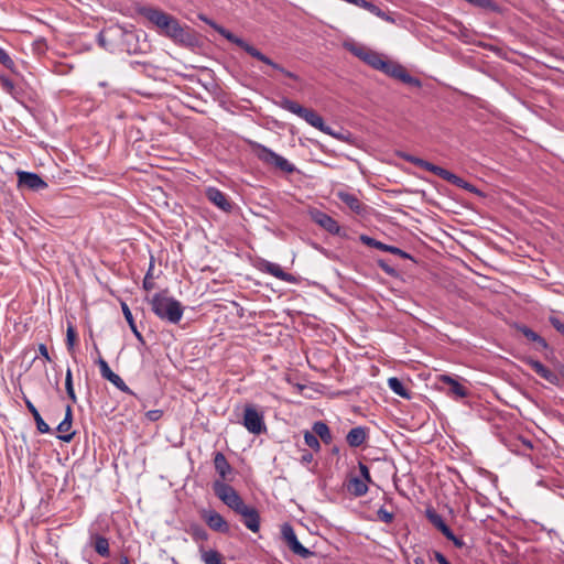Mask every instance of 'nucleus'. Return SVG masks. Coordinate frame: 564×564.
<instances>
[{"label": "nucleus", "instance_id": "obj_49", "mask_svg": "<svg viewBox=\"0 0 564 564\" xmlns=\"http://www.w3.org/2000/svg\"><path fill=\"white\" fill-rule=\"evenodd\" d=\"M433 556L438 564H451L449 561L438 551H434Z\"/></svg>", "mask_w": 564, "mask_h": 564}, {"label": "nucleus", "instance_id": "obj_55", "mask_svg": "<svg viewBox=\"0 0 564 564\" xmlns=\"http://www.w3.org/2000/svg\"><path fill=\"white\" fill-rule=\"evenodd\" d=\"M521 442V445L524 447V449H532L533 448V445H532V442L527 440V438H520L519 440Z\"/></svg>", "mask_w": 564, "mask_h": 564}, {"label": "nucleus", "instance_id": "obj_20", "mask_svg": "<svg viewBox=\"0 0 564 564\" xmlns=\"http://www.w3.org/2000/svg\"><path fill=\"white\" fill-rule=\"evenodd\" d=\"M529 365L531 369L540 377H542L543 379H545L546 381L554 386H560V376L554 371L550 370L547 367H545L541 361L530 360Z\"/></svg>", "mask_w": 564, "mask_h": 564}, {"label": "nucleus", "instance_id": "obj_47", "mask_svg": "<svg viewBox=\"0 0 564 564\" xmlns=\"http://www.w3.org/2000/svg\"><path fill=\"white\" fill-rule=\"evenodd\" d=\"M152 269H153V263L151 262L149 271H148V273H147V275H145V278L143 280V288L145 290H151L154 286V283L151 281V271H152Z\"/></svg>", "mask_w": 564, "mask_h": 564}, {"label": "nucleus", "instance_id": "obj_27", "mask_svg": "<svg viewBox=\"0 0 564 564\" xmlns=\"http://www.w3.org/2000/svg\"><path fill=\"white\" fill-rule=\"evenodd\" d=\"M441 381L449 387V393L456 398L463 399L467 397V389L460 384L457 380L449 376H442Z\"/></svg>", "mask_w": 564, "mask_h": 564}, {"label": "nucleus", "instance_id": "obj_5", "mask_svg": "<svg viewBox=\"0 0 564 564\" xmlns=\"http://www.w3.org/2000/svg\"><path fill=\"white\" fill-rule=\"evenodd\" d=\"M408 162L412 163L413 165L423 169L425 171H429L438 177H441L444 181H447L448 183L468 191L469 193H478V189L464 178L457 176L456 174L452 173L451 171L441 167L438 165H435L429 161H425L423 159L413 156V155H404L403 156Z\"/></svg>", "mask_w": 564, "mask_h": 564}, {"label": "nucleus", "instance_id": "obj_54", "mask_svg": "<svg viewBox=\"0 0 564 564\" xmlns=\"http://www.w3.org/2000/svg\"><path fill=\"white\" fill-rule=\"evenodd\" d=\"M198 18L199 20H202L203 22L207 23L208 25H210L213 29H214V25H218L216 22H214L213 20H210L209 18H207L205 14H198Z\"/></svg>", "mask_w": 564, "mask_h": 564}, {"label": "nucleus", "instance_id": "obj_4", "mask_svg": "<svg viewBox=\"0 0 564 564\" xmlns=\"http://www.w3.org/2000/svg\"><path fill=\"white\" fill-rule=\"evenodd\" d=\"M214 30L216 32H218L221 36H224L226 40H228L229 42H231V43L236 44L237 46H239L240 48H242L250 56L257 58L258 61H260V62H262L264 64H267L268 66L272 67L273 69L279 70L280 73H282L283 75H285L286 77H289L291 79H294V80L299 79L297 75H295L294 73H292L290 70H286L281 65L274 63L271 58L265 56L258 48H256L254 46H252L251 44L246 42L243 39L235 35L232 32L228 31L224 26H221V25H214Z\"/></svg>", "mask_w": 564, "mask_h": 564}, {"label": "nucleus", "instance_id": "obj_30", "mask_svg": "<svg viewBox=\"0 0 564 564\" xmlns=\"http://www.w3.org/2000/svg\"><path fill=\"white\" fill-rule=\"evenodd\" d=\"M388 387L399 397L404 399H411V393L405 389L404 384L397 377L388 379Z\"/></svg>", "mask_w": 564, "mask_h": 564}, {"label": "nucleus", "instance_id": "obj_15", "mask_svg": "<svg viewBox=\"0 0 564 564\" xmlns=\"http://www.w3.org/2000/svg\"><path fill=\"white\" fill-rule=\"evenodd\" d=\"M360 241L368 247H372V248L399 256L400 258L410 259V260L414 261L413 257L410 253L405 252L404 250H402L398 247H394V246L386 245V243H383L379 240H376L375 238L369 237L367 235H361Z\"/></svg>", "mask_w": 564, "mask_h": 564}, {"label": "nucleus", "instance_id": "obj_39", "mask_svg": "<svg viewBox=\"0 0 564 564\" xmlns=\"http://www.w3.org/2000/svg\"><path fill=\"white\" fill-rule=\"evenodd\" d=\"M76 338H77V334H76L75 328L72 325H68L67 332H66V345H67V349L69 351H72L74 349Z\"/></svg>", "mask_w": 564, "mask_h": 564}, {"label": "nucleus", "instance_id": "obj_52", "mask_svg": "<svg viewBox=\"0 0 564 564\" xmlns=\"http://www.w3.org/2000/svg\"><path fill=\"white\" fill-rule=\"evenodd\" d=\"M67 420H68V422H69V423H72V422H73V411H72V406H70V405H67V406H66V410H65V417H64V420H63V421H67Z\"/></svg>", "mask_w": 564, "mask_h": 564}, {"label": "nucleus", "instance_id": "obj_38", "mask_svg": "<svg viewBox=\"0 0 564 564\" xmlns=\"http://www.w3.org/2000/svg\"><path fill=\"white\" fill-rule=\"evenodd\" d=\"M348 50L355 55L357 56L358 58H360L361 61L365 59V56L369 53L370 48L366 47V46H362V45H357V44H351L348 46Z\"/></svg>", "mask_w": 564, "mask_h": 564}, {"label": "nucleus", "instance_id": "obj_28", "mask_svg": "<svg viewBox=\"0 0 564 564\" xmlns=\"http://www.w3.org/2000/svg\"><path fill=\"white\" fill-rule=\"evenodd\" d=\"M312 431L318 436L323 443L330 444L333 441V435L328 425L322 421H317L313 424Z\"/></svg>", "mask_w": 564, "mask_h": 564}, {"label": "nucleus", "instance_id": "obj_57", "mask_svg": "<svg viewBox=\"0 0 564 564\" xmlns=\"http://www.w3.org/2000/svg\"><path fill=\"white\" fill-rule=\"evenodd\" d=\"M65 382H73V373H72L70 368H67V370H66Z\"/></svg>", "mask_w": 564, "mask_h": 564}, {"label": "nucleus", "instance_id": "obj_31", "mask_svg": "<svg viewBox=\"0 0 564 564\" xmlns=\"http://www.w3.org/2000/svg\"><path fill=\"white\" fill-rule=\"evenodd\" d=\"M364 62L375 69L382 72L387 61L383 59L381 54L370 50L369 53L365 56Z\"/></svg>", "mask_w": 564, "mask_h": 564}, {"label": "nucleus", "instance_id": "obj_48", "mask_svg": "<svg viewBox=\"0 0 564 564\" xmlns=\"http://www.w3.org/2000/svg\"><path fill=\"white\" fill-rule=\"evenodd\" d=\"M65 389L68 398L72 400L73 403L77 402L76 393L74 390L73 382H65Z\"/></svg>", "mask_w": 564, "mask_h": 564}, {"label": "nucleus", "instance_id": "obj_25", "mask_svg": "<svg viewBox=\"0 0 564 564\" xmlns=\"http://www.w3.org/2000/svg\"><path fill=\"white\" fill-rule=\"evenodd\" d=\"M346 487L348 492L355 497H362L368 492V484L359 477H350Z\"/></svg>", "mask_w": 564, "mask_h": 564}, {"label": "nucleus", "instance_id": "obj_10", "mask_svg": "<svg viewBox=\"0 0 564 564\" xmlns=\"http://www.w3.org/2000/svg\"><path fill=\"white\" fill-rule=\"evenodd\" d=\"M242 424L248 432L256 435L267 431L263 414L252 404L245 406Z\"/></svg>", "mask_w": 564, "mask_h": 564}, {"label": "nucleus", "instance_id": "obj_43", "mask_svg": "<svg viewBox=\"0 0 564 564\" xmlns=\"http://www.w3.org/2000/svg\"><path fill=\"white\" fill-rule=\"evenodd\" d=\"M358 468H359V471H360L359 479L365 480L367 484L372 482V479H371L368 466L366 464L359 462L358 463Z\"/></svg>", "mask_w": 564, "mask_h": 564}, {"label": "nucleus", "instance_id": "obj_8", "mask_svg": "<svg viewBox=\"0 0 564 564\" xmlns=\"http://www.w3.org/2000/svg\"><path fill=\"white\" fill-rule=\"evenodd\" d=\"M213 488L215 495L236 513L239 514L248 506L230 485L224 481H215Z\"/></svg>", "mask_w": 564, "mask_h": 564}, {"label": "nucleus", "instance_id": "obj_40", "mask_svg": "<svg viewBox=\"0 0 564 564\" xmlns=\"http://www.w3.org/2000/svg\"><path fill=\"white\" fill-rule=\"evenodd\" d=\"M377 264L388 275H390V276H397L398 275V271L393 267H391L386 260L379 259L377 261Z\"/></svg>", "mask_w": 564, "mask_h": 564}, {"label": "nucleus", "instance_id": "obj_22", "mask_svg": "<svg viewBox=\"0 0 564 564\" xmlns=\"http://www.w3.org/2000/svg\"><path fill=\"white\" fill-rule=\"evenodd\" d=\"M214 466L218 475L220 476V481H226L228 475L232 473V468L228 463L226 456L221 452H216L214 454Z\"/></svg>", "mask_w": 564, "mask_h": 564}, {"label": "nucleus", "instance_id": "obj_44", "mask_svg": "<svg viewBox=\"0 0 564 564\" xmlns=\"http://www.w3.org/2000/svg\"><path fill=\"white\" fill-rule=\"evenodd\" d=\"M0 85L7 93L14 90V83L9 77L0 76Z\"/></svg>", "mask_w": 564, "mask_h": 564}, {"label": "nucleus", "instance_id": "obj_32", "mask_svg": "<svg viewBox=\"0 0 564 564\" xmlns=\"http://www.w3.org/2000/svg\"><path fill=\"white\" fill-rule=\"evenodd\" d=\"M57 431L61 433L57 437L63 442H70L75 435V432L72 431V423L67 421H62L58 426Z\"/></svg>", "mask_w": 564, "mask_h": 564}, {"label": "nucleus", "instance_id": "obj_26", "mask_svg": "<svg viewBox=\"0 0 564 564\" xmlns=\"http://www.w3.org/2000/svg\"><path fill=\"white\" fill-rule=\"evenodd\" d=\"M24 402L36 423L37 431L43 434L50 433L51 429L48 424L42 419L40 412L34 406V404L26 397H24Z\"/></svg>", "mask_w": 564, "mask_h": 564}, {"label": "nucleus", "instance_id": "obj_16", "mask_svg": "<svg viewBox=\"0 0 564 564\" xmlns=\"http://www.w3.org/2000/svg\"><path fill=\"white\" fill-rule=\"evenodd\" d=\"M19 185L32 191H41L47 187V183L40 175L32 172H18Z\"/></svg>", "mask_w": 564, "mask_h": 564}, {"label": "nucleus", "instance_id": "obj_24", "mask_svg": "<svg viewBox=\"0 0 564 564\" xmlns=\"http://www.w3.org/2000/svg\"><path fill=\"white\" fill-rule=\"evenodd\" d=\"M336 196L343 202L345 205H347L352 212L360 214L364 209L361 202L359 198L349 192L346 191H338L336 192Z\"/></svg>", "mask_w": 564, "mask_h": 564}, {"label": "nucleus", "instance_id": "obj_3", "mask_svg": "<svg viewBox=\"0 0 564 564\" xmlns=\"http://www.w3.org/2000/svg\"><path fill=\"white\" fill-rule=\"evenodd\" d=\"M152 312L162 321L177 324L184 313V307L176 299L169 296L167 292L155 293L150 301Z\"/></svg>", "mask_w": 564, "mask_h": 564}, {"label": "nucleus", "instance_id": "obj_46", "mask_svg": "<svg viewBox=\"0 0 564 564\" xmlns=\"http://www.w3.org/2000/svg\"><path fill=\"white\" fill-rule=\"evenodd\" d=\"M163 415V411L162 410H150L145 413V417L151 421V422H155L158 420H160Z\"/></svg>", "mask_w": 564, "mask_h": 564}, {"label": "nucleus", "instance_id": "obj_19", "mask_svg": "<svg viewBox=\"0 0 564 564\" xmlns=\"http://www.w3.org/2000/svg\"><path fill=\"white\" fill-rule=\"evenodd\" d=\"M239 516L242 517L243 524L252 532L260 530V516L254 507L247 506Z\"/></svg>", "mask_w": 564, "mask_h": 564}, {"label": "nucleus", "instance_id": "obj_53", "mask_svg": "<svg viewBox=\"0 0 564 564\" xmlns=\"http://www.w3.org/2000/svg\"><path fill=\"white\" fill-rule=\"evenodd\" d=\"M449 541H452L454 545L459 549H462L465 545L464 541L457 538L455 534L452 536V539H449Z\"/></svg>", "mask_w": 564, "mask_h": 564}, {"label": "nucleus", "instance_id": "obj_51", "mask_svg": "<svg viewBox=\"0 0 564 564\" xmlns=\"http://www.w3.org/2000/svg\"><path fill=\"white\" fill-rule=\"evenodd\" d=\"M440 531L444 534V536L447 540L452 539V536L454 535L453 531L449 529L447 524H445Z\"/></svg>", "mask_w": 564, "mask_h": 564}, {"label": "nucleus", "instance_id": "obj_29", "mask_svg": "<svg viewBox=\"0 0 564 564\" xmlns=\"http://www.w3.org/2000/svg\"><path fill=\"white\" fill-rule=\"evenodd\" d=\"M121 307H122V313L124 315V318H126L127 323L129 324L130 329L132 330L133 335L142 345H144L145 344L144 338H143L142 334L137 328V325L134 323V318L132 316L130 308L128 307V305L126 303H122Z\"/></svg>", "mask_w": 564, "mask_h": 564}, {"label": "nucleus", "instance_id": "obj_12", "mask_svg": "<svg viewBox=\"0 0 564 564\" xmlns=\"http://www.w3.org/2000/svg\"><path fill=\"white\" fill-rule=\"evenodd\" d=\"M96 362L99 367L100 375L104 379L110 381L121 392L134 395L133 391L126 384V382L119 375L115 373L110 369L108 362L102 357L99 356Z\"/></svg>", "mask_w": 564, "mask_h": 564}, {"label": "nucleus", "instance_id": "obj_18", "mask_svg": "<svg viewBox=\"0 0 564 564\" xmlns=\"http://www.w3.org/2000/svg\"><path fill=\"white\" fill-rule=\"evenodd\" d=\"M206 197L209 202H212L215 206L220 208L224 212L231 210V204L225 193L216 187H207L206 188Z\"/></svg>", "mask_w": 564, "mask_h": 564}, {"label": "nucleus", "instance_id": "obj_50", "mask_svg": "<svg viewBox=\"0 0 564 564\" xmlns=\"http://www.w3.org/2000/svg\"><path fill=\"white\" fill-rule=\"evenodd\" d=\"M39 351H40V355H41L42 357H44L47 361H51V357H50V355H48V350H47L46 345H44V344H40V345H39Z\"/></svg>", "mask_w": 564, "mask_h": 564}, {"label": "nucleus", "instance_id": "obj_9", "mask_svg": "<svg viewBox=\"0 0 564 564\" xmlns=\"http://www.w3.org/2000/svg\"><path fill=\"white\" fill-rule=\"evenodd\" d=\"M213 488L215 495L236 513L239 514L248 506L230 485L224 481H215Z\"/></svg>", "mask_w": 564, "mask_h": 564}, {"label": "nucleus", "instance_id": "obj_7", "mask_svg": "<svg viewBox=\"0 0 564 564\" xmlns=\"http://www.w3.org/2000/svg\"><path fill=\"white\" fill-rule=\"evenodd\" d=\"M252 150L260 161L268 165H272L282 172L291 174L296 170L295 166L285 158L260 143H252Z\"/></svg>", "mask_w": 564, "mask_h": 564}, {"label": "nucleus", "instance_id": "obj_23", "mask_svg": "<svg viewBox=\"0 0 564 564\" xmlns=\"http://www.w3.org/2000/svg\"><path fill=\"white\" fill-rule=\"evenodd\" d=\"M367 437L368 430L364 426H357L347 433L346 441L350 447H359L366 442Z\"/></svg>", "mask_w": 564, "mask_h": 564}, {"label": "nucleus", "instance_id": "obj_60", "mask_svg": "<svg viewBox=\"0 0 564 564\" xmlns=\"http://www.w3.org/2000/svg\"><path fill=\"white\" fill-rule=\"evenodd\" d=\"M558 376L564 378V366H561L558 369Z\"/></svg>", "mask_w": 564, "mask_h": 564}, {"label": "nucleus", "instance_id": "obj_2", "mask_svg": "<svg viewBox=\"0 0 564 564\" xmlns=\"http://www.w3.org/2000/svg\"><path fill=\"white\" fill-rule=\"evenodd\" d=\"M99 45L110 52L115 50L124 51L129 54L142 52L138 43V36L132 31H126L120 26H109L98 33Z\"/></svg>", "mask_w": 564, "mask_h": 564}, {"label": "nucleus", "instance_id": "obj_34", "mask_svg": "<svg viewBox=\"0 0 564 564\" xmlns=\"http://www.w3.org/2000/svg\"><path fill=\"white\" fill-rule=\"evenodd\" d=\"M521 332L527 339L536 343L542 349L547 348L546 340L543 337H541L538 333L532 330L531 328L524 326L521 328Z\"/></svg>", "mask_w": 564, "mask_h": 564}, {"label": "nucleus", "instance_id": "obj_13", "mask_svg": "<svg viewBox=\"0 0 564 564\" xmlns=\"http://www.w3.org/2000/svg\"><path fill=\"white\" fill-rule=\"evenodd\" d=\"M382 73H384L393 78H397L404 84H409V85L416 86V87L421 86V82L417 78L411 76L408 73V70L402 65H400L398 63L387 61L386 66L382 69Z\"/></svg>", "mask_w": 564, "mask_h": 564}, {"label": "nucleus", "instance_id": "obj_59", "mask_svg": "<svg viewBox=\"0 0 564 564\" xmlns=\"http://www.w3.org/2000/svg\"><path fill=\"white\" fill-rule=\"evenodd\" d=\"M414 563H415V564H425V562H424V560H423L422 557H416V558L414 560Z\"/></svg>", "mask_w": 564, "mask_h": 564}, {"label": "nucleus", "instance_id": "obj_45", "mask_svg": "<svg viewBox=\"0 0 564 564\" xmlns=\"http://www.w3.org/2000/svg\"><path fill=\"white\" fill-rule=\"evenodd\" d=\"M549 322L560 334L564 336V322L553 315L549 317Z\"/></svg>", "mask_w": 564, "mask_h": 564}, {"label": "nucleus", "instance_id": "obj_33", "mask_svg": "<svg viewBox=\"0 0 564 564\" xmlns=\"http://www.w3.org/2000/svg\"><path fill=\"white\" fill-rule=\"evenodd\" d=\"M94 547L100 556L108 557L110 554L108 539L102 535L95 536Z\"/></svg>", "mask_w": 564, "mask_h": 564}, {"label": "nucleus", "instance_id": "obj_14", "mask_svg": "<svg viewBox=\"0 0 564 564\" xmlns=\"http://www.w3.org/2000/svg\"><path fill=\"white\" fill-rule=\"evenodd\" d=\"M200 517L212 530L221 533L229 532V524L217 511L213 509H203L200 510Z\"/></svg>", "mask_w": 564, "mask_h": 564}, {"label": "nucleus", "instance_id": "obj_41", "mask_svg": "<svg viewBox=\"0 0 564 564\" xmlns=\"http://www.w3.org/2000/svg\"><path fill=\"white\" fill-rule=\"evenodd\" d=\"M0 63L8 69H13V67H14L13 59L9 56V54L2 47H0Z\"/></svg>", "mask_w": 564, "mask_h": 564}, {"label": "nucleus", "instance_id": "obj_17", "mask_svg": "<svg viewBox=\"0 0 564 564\" xmlns=\"http://www.w3.org/2000/svg\"><path fill=\"white\" fill-rule=\"evenodd\" d=\"M312 218L317 225L327 230L329 234L336 235L340 231L338 223L333 217L321 210L312 212Z\"/></svg>", "mask_w": 564, "mask_h": 564}, {"label": "nucleus", "instance_id": "obj_11", "mask_svg": "<svg viewBox=\"0 0 564 564\" xmlns=\"http://www.w3.org/2000/svg\"><path fill=\"white\" fill-rule=\"evenodd\" d=\"M281 534L284 542L294 554L301 556L302 558H308L314 554L312 551L301 544L291 524L284 523L281 527Z\"/></svg>", "mask_w": 564, "mask_h": 564}, {"label": "nucleus", "instance_id": "obj_35", "mask_svg": "<svg viewBox=\"0 0 564 564\" xmlns=\"http://www.w3.org/2000/svg\"><path fill=\"white\" fill-rule=\"evenodd\" d=\"M426 518L437 530H441L446 524L442 516L433 509L426 510Z\"/></svg>", "mask_w": 564, "mask_h": 564}, {"label": "nucleus", "instance_id": "obj_37", "mask_svg": "<svg viewBox=\"0 0 564 564\" xmlns=\"http://www.w3.org/2000/svg\"><path fill=\"white\" fill-rule=\"evenodd\" d=\"M202 558L205 564H224L220 554L214 550L204 552Z\"/></svg>", "mask_w": 564, "mask_h": 564}, {"label": "nucleus", "instance_id": "obj_21", "mask_svg": "<svg viewBox=\"0 0 564 564\" xmlns=\"http://www.w3.org/2000/svg\"><path fill=\"white\" fill-rule=\"evenodd\" d=\"M263 271L284 282L294 283L296 281L294 275L283 271L281 265L274 262L267 261L263 264Z\"/></svg>", "mask_w": 564, "mask_h": 564}, {"label": "nucleus", "instance_id": "obj_58", "mask_svg": "<svg viewBox=\"0 0 564 564\" xmlns=\"http://www.w3.org/2000/svg\"><path fill=\"white\" fill-rule=\"evenodd\" d=\"M120 564H130V561H129L128 556H122L120 558Z\"/></svg>", "mask_w": 564, "mask_h": 564}, {"label": "nucleus", "instance_id": "obj_6", "mask_svg": "<svg viewBox=\"0 0 564 564\" xmlns=\"http://www.w3.org/2000/svg\"><path fill=\"white\" fill-rule=\"evenodd\" d=\"M279 106L282 109L299 116L300 118L305 120L308 124L318 129L319 131H322L328 135L336 137V134L333 132L330 127L325 124L323 118L316 111L305 108V107L301 106L300 104H297L296 101H293L289 98H282L279 101Z\"/></svg>", "mask_w": 564, "mask_h": 564}, {"label": "nucleus", "instance_id": "obj_56", "mask_svg": "<svg viewBox=\"0 0 564 564\" xmlns=\"http://www.w3.org/2000/svg\"><path fill=\"white\" fill-rule=\"evenodd\" d=\"M313 460V455L311 453H305L302 456V462L304 463H311Z\"/></svg>", "mask_w": 564, "mask_h": 564}, {"label": "nucleus", "instance_id": "obj_1", "mask_svg": "<svg viewBox=\"0 0 564 564\" xmlns=\"http://www.w3.org/2000/svg\"><path fill=\"white\" fill-rule=\"evenodd\" d=\"M140 13L155 25L162 35L174 43L183 46L194 45L195 36L173 15L151 7L142 8Z\"/></svg>", "mask_w": 564, "mask_h": 564}, {"label": "nucleus", "instance_id": "obj_42", "mask_svg": "<svg viewBox=\"0 0 564 564\" xmlns=\"http://www.w3.org/2000/svg\"><path fill=\"white\" fill-rule=\"evenodd\" d=\"M377 516L384 523H391L394 519V514L382 507L377 511Z\"/></svg>", "mask_w": 564, "mask_h": 564}, {"label": "nucleus", "instance_id": "obj_36", "mask_svg": "<svg viewBox=\"0 0 564 564\" xmlns=\"http://www.w3.org/2000/svg\"><path fill=\"white\" fill-rule=\"evenodd\" d=\"M304 442L310 448H312L315 452H318L321 449L319 441L314 432L305 431Z\"/></svg>", "mask_w": 564, "mask_h": 564}]
</instances>
